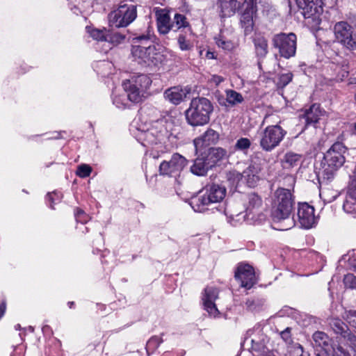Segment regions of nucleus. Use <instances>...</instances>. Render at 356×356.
Returning a JSON list of instances; mask_svg holds the SVG:
<instances>
[{
    "instance_id": "13",
    "label": "nucleus",
    "mask_w": 356,
    "mask_h": 356,
    "mask_svg": "<svg viewBox=\"0 0 356 356\" xmlns=\"http://www.w3.org/2000/svg\"><path fill=\"white\" fill-rule=\"evenodd\" d=\"M187 161L181 155L175 153L170 161H163L159 165L161 175L176 176L186 165Z\"/></svg>"
},
{
    "instance_id": "55",
    "label": "nucleus",
    "mask_w": 356,
    "mask_h": 356,
    "mask_svg": "<svg viewBox=\"0 0 356 356\" xmlns=\"http://www.w3.org/2000/svg\"><path fill=\"white\" fill-rule=\"evenodd\" d=\"M350 21L352 24L356 27V14L354 15L351 18Z\"/></svg>"
},
{
    "instance_id": "46",
    "label": "nucleus",
    "mask_w": 356,
    "mask_h": 356,
    "mask_svg": "<svg viewBox=\"0 0 356 356\" xmlns=\"http://www.w3.org/2000/svg\"><path fill=\"white\" fill-rule=\"evenodd\" d=\"M75 218L76 220L81 224L87 222L90 219L89 216L83 210L79 209H76L75 213Z\"/></svg>"
},
{
    "instance_id": "57",
    "label": "nucleus",
    "mask_w": 356,
    "mask_h": 356,
    "mask_svg": "<svg viewBox=\"0 0 356 356\" xmlns=\"http://www.w3.org/2000/svg\"><path fill=\"white\" fill-rule=\"evenodd\" d=\"M15 328L16 330H20L21 329V325L19 324H17L15 326Z\"/></svg>"
},
{
    "instance_id": "26",
    "label": "nucleus",
    "mask_w": 356,
    "mask_h": 356,
    "mask_svg": "<svg viewBox=\"0 0 356 356\" xmlns=\"http://www.w3.org/2000/svg\"><path fill=\"white\" fill-rule=\"evenodd\" d=\"M204 156L211 168H212L218 161L227 156V151L221 147H210L207 152L204 154Z\"/></svg>"
},
{
    "instance_id": "11",
    "label": "nucleus",
    "mask_w": 356,
    "mask_h": 356,
    "mask_svg": "<svg viewBox=\"0 0 356 356\" xmlns=\"http://www.w3.org/2000/svg\"><path fill=\"white\" fill-rule=\"evenodd\" d=\"M296 35L293 33H280L275 35L272 39L273 45L278 49L280 56L286 59L296 55Z\"/></svg>"
},
{
    "instance_id": "35",
    "label": "nucleus",
    "mask_w": 356,
    "mask_h": 356,
    "mask_svg": "<svg viewBox=\"0 0 356 356\" xmlns=\"http://www.w3.org/2000/svg\"><path fill=\"white\" fill-rule=\"evenodd\" d=\"M343 209L347 213L356 216V198L347 193Z\"/></svg>"
},
{
    "instance_id": "25",
    "label": "nucleus",
    "mask_w": 356,
    "mask_h": 356,
    "mask_svg": "<svg viewBox=\"0 0 356 356\" xmlns=\"http://www.w3.org/2000/svg\"><path fill=\"white\" fill-rule=\"evenodd\" d=\"M313 340L314 346L322 348L326 353H329L331 350L333 351L332 347L337 346L331 344L329 337L325 332L320 331L316 332L313 334Z\"/></svg>"
},
{
    "instance_id": "61",
    "label": "nucleus",
    "mask_w": 356,
    "mask_h": 356,
    "mask_svg": "<svg viewBox=\"0 0 356 356\" xmlns=\"http://www.w3.org/2000/svg\"><path fill=\"white\" fill-rule=\"evenodd\" d=\"M356 83V81L355 82L350 81V83Z\"/></svg>"
},
{
    "instance_id": "34",
    "label": "nucleus",
    "mask_w": 356,
    "mask_h": 356,
    "mask_svg": "<svg viewBox=\"0 0 356 356\" xmlns=\"http://www.w3.org/2000/svg\"><path fill=\"white\" fill-rule=\"evenodd\" d=\"M87 32L90 35L96 40L98 41H106L107 37L108 31L106 29H98L92 27H86Z\"/></svg>"
},
{
    "instance_id": "41",
    "label": "nucleus",
    "mask_w": 356,
    "mask_h": 356,
    "mask_svg": "<svg viewBox=\"0 0 356 356\" xmlns=\"http://www.w3.org/2000/svg\"><path fill=\"white\" fill-rule=\"evenodd\" d=\"M162 339L159 337L154 336L152 337L147 343L146 345V350L147 352L149 353V351L153 352L154 350H156L159 345L162 343Z\"/></svg>"
},
{
    "instance_id": "44",
    "label": "nucleus",
    "mask_w": 356,
    "mask_h": 356,
    "mask_svg": "<svg viewBox=\"0 0 356 356\" xmlns=\"http://www.w3.org/2000/svg\"><path fill=\"white\" fill-rule=\"evenodd\" d=\"M251 143L248 138H241L236 141L235 148L238 150L245 151L249 149Z\"/></svg>"
},
{
    "instance_id": "22",
    "label": "nucleus",
    "mask_w": 356,
    "mask_h": 356,
    "mask_svg": "<svg viewBox=\"0 0 356 356\" xmlns=\"http://www.w3.org/2000/svg\"><path fill=\"white\" fill-rule=\"evenodd\" d=\"M190 92L189 89L182 88L179 86H175L166 90L164 92V97L173 104H179L187 94Z\"/></svg>"
},
{
    "instance_id": "5",
    "label": "nucleus",
    "mask_w": 356,
    "mask_h": 356,
    "mask_svg": "<svg viewBox=\"0 0 356 356\" xmlns=\"http://www.w3.org/2000/svg\"><path fill=\"white\" fill-rule=\"evenodd\" d=\"M226 193L225 186L216 184H208L191 198L190 204L195 211L204 212L210 204L222 201Z\"/></svg>"
},
{
    "instance_id": "40",
    "label": "nucleus",
    "mask_w": 356,
    "mask_h": 356,
    "mask_svg": "<svg viewBox=\"0 0 356 356\" xmlns=\"http://www.w3.org/2000/svg\"><path fill=\"white\" fill-rule=\"evenodd\" d=\"M173 24L177 29L181 28H187L188 26V22L186 17L181 14H175L174 17Z\"/></svg>"
},
{
    "instance_id": "3",
    "label": "nucleus",
    "mask_w": 356,
    "mask_h": 356,
    "mask_svg": "<svg viewBox=\"0 0 356 356\" xmlns=\"http://www.w3.org/2000/svg\"><path fill=\"white\" fill-rule=\"evenodd\" d=\"M175 128L174 120L168 115L154 122L146 130L138 128L136 137L144 146L157 144L172 135Z\"/></svg>"
},
{
    "instance_id": "31",
    "label": "nucleus",
    "mask_w": 356,
    "mask_h": 356,
    "mask_svg": "<svg viewBox=\"0 0 356 356\" xmlns=\"http://www.w3.org/2000/svg\"><path fill=\"white\" fill-rule=\"evenodd\" d=\"M302 160V155L293 152H286L283 159H282V163L284 168H292L298 166Z\"/></svg>"
},
{
    "instance_id": "39",
    "label": "nucleus",
    "mask_w": 356,
    "mask_h": 356,
    "mask_svg": "<svg viewBox=\"0 0 356 356\" xmlns=\"http://www.w3.org/2000/svg\"><path fill=\"white\" fill-rule=\"evenodd\" d=\"M289 356H309L308 352H305L301 345L295 343L289 347Z\"/></svg>"
},
{
    "instance_id": "8",
    "label": "nucleus",
    "mask_w": 356,
    "mask_h": 356,
    "mask_svg": "<svg viewBox=\"0 0 356 356\" xmlns=\"http://www.w3.org/2000/svg\"><path fill=\"white\" fill-rule=\"evenodd\" d=\"M338 344L333 348V356H356V332L353 333L343 327L337 326L335 330Z\"/></svg>"
},
{
    "instance_id": "58",
    "label": "nucleus",
    "mask_w": 356,
    "mask_h": 356,
    "mask_svg": "<svg viewBox=\"0 0 356 356\" xmlns=\"http://www.w3.org/2000/svg\"><path fill=\"white\" fill-rule=\"evenodd\" d=\"M354 134H356V122L354 124Z\"/></svg>"
},
{
    "instance_id": "19",
    "label": "nucleus",
    "mask_w": 356,
    "mask_h": 356,
    "mask_svg": "<svg viewBox=\"0 0 356 356\" xmlns=\"http://www.w3.org/2000/svg\"><path fill=\"white\" fill-rule=\"evenodd\" d=\"M235 277L243 287L250 289L255 283V275L253 268L249 264H241L237 267Z\"/></svg>"
},
{
    "instance_id": "6",
    "label": "nucleus",
    "mask_w": 356,
    "mask_h": 356,
    "mask_svg": "<svg viewBox=\"0 0 356 356\" xmlns=\"http://www.w3.org/2000/svg\"><path fill=\"white\" fill-rule=\"evenodd\" d=\"M346 147L341 143H335L326 152L321 162V174L329 180L345 162Z\"/></svg>"
},
{
    "instance_id": "53",
    "label": "nucleus",
    "mask_w": 356,
    "mask_h": 356,
    "mask_svg": "<svg viewBox=\"0 0 356 356\" xmlns=\"http://www.w3.org/2000/svg\"><path fill=\"white\" fill-rule=\"evenodd\" d=\"M6 310V306L4 305H1L0 306V318L3 315Z\"/></svg>"
},
{
    "instance_id": "1",
    "label": "nucleus",
    "mask_w": 356,
    "mask_h": 356,
    "mask_svg": "<svg viewBox=\"0 0 356 356\" xmlns=\"http://www.w3.org/2000/svg\"><path fill=\"white\" fill-rule=\"evenodd\" d=\"M294 199L290 190L279 188L272 196V217L274 228L277 230H288L294 225L291 218Z\"/></svg>"
},
{
    "instance_id": "33",
    "label": "nucleus",
    "mask_w": 356,
    "mask_h": 356,
    "mask_svg": "<svg viewBox=\"0 0 356 356\" xmlns=\"http://www.w3.org/2000/svg\"><path fill=\"white\" fill-rule=\"evenodd\" d=\"M256 54L259 57H264L268 53V42L263 37L257 38L254 40Z\"/></svg>"
},
{
    "instance_id": "18",
    "label": "nucleus",
    "mask_w": 356,
    "mask_h": 356,
    "mask_svg": "<svg viewBox=\"0 0 356 356\" xmlns=\"http://www.w3.org/2000/svg\"><path fill=\"white\" fill-rule=\"evenodd\" d=\"M298 216L300 225L305 229L312 228L317 221L314 214V208L307 203L299 204Z\"/></svg>"
},
{
    "instance_id": "47",
    "label": "nucleus",
    "mask_w": 356,
    "mask_h": 356,
    "mask_svg": "<svg viewBox=\"0 0 356 356\" xmlns=\"http://www.w3.org/2000/svg\"><path fill=\"white\" fill-rule=\"evenodd\" d=\"M343 282L346 287L350 289L356 287V277L353 274H348L345 275Z\"/></svg>"
},
{
    "instance_id": "56",
    "label": "nucleus",
    "mask_w": 356,
    "mask_h": 356,
    "mask_svg": "<svg viewBox=\"0 0 356 356\" xmlns=\"http://www.w3.org/2000/svg\"><path fill=\"white\" fill-rule=\"evenodd\" d=\"M348 72L346 71V70H343L342 72V74H341V79L343 80L344 78L347 77L348 76Z\"/></svg>"
},
{
    "instance_id": "32",
    "label": "nucleus",
    "mask_w": 356,
    "mask_h": 356,
    "mask_svg": "<svg viewBox=\"0 0 356 356\" xmlns=\"http://www.w3.org/2000/svg\"><path fill=\"white\" fill-rule=\"evenodd\" d=\"M226 100L231 106L241 104L244 101L243 95L234 90H225Z\"/></svg>"
},
{
    "instance_id": "28",
    "label": "nucleus",
    "mask_w": 356,
    "mask_h": 356,
    "mask_svg": "<svg viewBox=\"0 0 356 356\" xmlns=\"http://www.w3.org/2000/svg\"><path fill=\"white\" fill-rule=\"evenodd\" d=\"M267 341V337L265 336H263L261 340L256 338L251 339L252 348L257 353H253L254 356H273L272 353L266 346Z\"/></svg>"
},
{
    "instance_id": "42",
    "label": "nucleus",
    "mask_w": 356,
    "mask_h": 356,
    "mask_svg": "<svg viewBox=\"0 0 356 356\" xmlns=\"http://www.w3.org/2000/svg\"><path fill=\"white\" fill-rule=\"evenodd\" d=\"M292 78L293 74L291 72H286L280 74L277 82L278 87H285L288 83H289L291 81Z\"/></svg>"
},
{
    "instance_id": "38",
    "label": "nucleus",
    "mask_w": 356,
    "mask_h": 356,
    "mask_svg": "<svg viewBox=\"0 0 356 356\" xmlns=\"http://www.w3.org/2000/svg\"><path fill=\"white\" fill-rule=\"evenodd\" d=\"M125 39V35L120 33H107L106 42L112 44L113 46L121 44Z\"/></svg>"
},
{
    "instance_id": "15",
    "label": "nucleus",
    "mask_w": 356,
    "mask_h": 356,
    "mask_svg": "<svg viewBox=\"0 0 356 356\" xmlns=\"http://www.w3.org/2000/svg\"><path fill=\"white\" fill-rule=\"evenodd\" d=\"M243 6L244 11L241 16V24L247 34L252 31L253 27V18L257 12V0H244Z\"/></svg>"
},
{
    "instance_id": "48",
    "label": "nucleus",
    "mask_w": 356,
    "mask_h": 356,
    "mask_svg": "<svg viewBox=\"0 0 356 356\" xmlns=\"http://www.w3.org/2000/svg\"><path fill=\"white\" fill-rule=\"evenodd\" d=\"M245 304L247 307L252 311H256L259 309L260 307L262 305L261 301L254 299L248 300Z\"/></svg>"
},
{
    "instance_id": "50",
    "label": "nucleus",
    "mask_w": 356,
    "mask_h": 356,
    "mask_svg": "<svg viewBox=\"0 0 356 356\" xmlns=\"http://www.w3.org/2000/svg\"><path fill=\"white\" fill-rule=\"evenodd\" d=\"M61 197V194L56 192L48 193L47 198L49 201L51 202L50 207L53 209V204H55L56 202H59Z\"/></svg>"
},
{
    "instance_id": "7",
    "label": "nucleus",
    "mask_w": 356,
    "mask_h": 356,
    "mask_svg": "<svg viewBox=\"0 0 356 356\" xmlns=\"http://www.w3.org/2000/svg\"><path fill=\"white\" fill-rule=\"evenodd\" d=\"M152 84L151 79L146 74H140L123 82L124 92L132 103L140 102L146 90Z\"/></svg>"
},
{
    "instance_id": "29",
    "label": "nucleus",
    "mask_w": 356,
    "mask_h": 356,
    "mask_svg": "<svg viewBox=\"0 0 356 356\" xmlns=\"http://www.w3.org/2000/svg\"><path fill=\"white\" fill-rule=\"evenodd\" d=\"M200 156L197 157L193 165L191 167V171L193 174L198 176H204L207 174L208 170L211 168V166L208 163L204 154H200Z\"/></svg>"
},
{
    "instance_id": "62",
    "label": "nucleus",
    "mask_w": 356,
    "mask_h": 356,
    "mask_svg": "<svg viewBox=\"0 0 356 356\" xmlns=\"http://www.w3.org/2000/svg\"><path fill=\"white\" fill-rule=\"evenodd\" d=\"M316 356H322V355H321L320 354H317Z\"/></svg>"
},
{
    "instance_id": "60",
    "label": "nucleus",
    "mask_w": 356,
    "mask_h": 356,
    "mask_svg": "<svg viewBox=\"0 0 356 356\" xmlns=\"http://www.w3.org/2000/svg\"><path fill=\"white\" fill-rule=\"evenodd\" d=\"M29 330H31V332H33V328L31 326H30L29 327Z\"/></svg>"
},
{
    "instance_id": "16",
    "label": "nucleus",
    "mask_w": 356,
    "mask_h": 356,
    "mask_svg": "<svg viewBox=\"0 0 356 356\" xmlns=\"http://www.w3.org/2000/svg\"><path fill=\"white\" fill-rule=\"evenodd\" d=\"M218 298V290L213 286H207L205 288L202 294V302L204 309L209 315L212 317H217L219 311L216 307L215 301Z\"/></svg>"
},
{
    "instance_id": "52",
    "label": "nucleus",
    "mask_w": 356,
    "mask_h": 356,
    "mask_svg": "<svg viewBox=\"0 0 356 356\" xmlns=\"http://www.w3.org/2000/svg\"><path fill=\"white\" fill-rule=\"evenodd\" d=\"M347 318L350 323H353L356 325V311L348 312L347 314Z\"/></svg>"
},
{
    "instance_id": "59",
    "label": "nucleus",
    "mask_w": 356,
    "mask_h": 356,
    "mask_svg": "<svg viewBox=\"0 0 356 356\" xmlns=\"http://www.w3.org/2000/svg\"><path fill=\"white\" fill-rule=\"evenodd\" d=\"M70 307H72V306L74 305L73 302H70L69 303Z\"/></svg>"
},
{
    "instance_id": "14",
    "label": "nucleus",
    "mask_w": 356,
    "mask_h": 356,
    "mask_svg": "<svg viewBox=\"0 0 356 356\" xmlns=\"http://www.w3.org/2000/svg\"><path fill=\"white\" fill-rule=\"evenodd\" d=\"M219 138L218 134L211 129H208L202 136L193 140L197 154H206V149L211 145L216 144Z\"/></svg>"
},
{
    "instance_id": "30",
    "label": "nucleus",
    "mask_w": 356,
    "mask_h": 356,
    "mask_svg": "<svg viewBox=\"0 0 356 356\" xmlns=\"http://www.w3.org/2000/svg\"><path fill=\"white\" fill-rule=\"evenodd\" d=\"M322 115V111L317 104H313L309 109L306 110L302 119L305 120L306 126L317 123Z\"/></svg>"
},
{
    "instance_id": "24",
    "label": "nucleus",
    "mask_w": 356,
    "mask_h": 356,
    "mask_svg": "<svg viewBox=\"0 0 356 356\" xmlns=\"http://www.w3.org/2000/svg\"><path fill=\"white\" fill-rule=\"evenodd\" d=\"M214 40L216 44L225 51H232L236 47L227 30L221 29L218 35L214 37Z\"/></svg>"
},
{
    "instance_id": "43",
    "label": "nucleus",
    "mask_w": 356,
    "mask_h": 356,
    "mask_svg": "<svg viewBox=\"0 0 356 356\" xmlns=\"http://www.w3.org/2000/svg\"><path fill=\"white\" fill-rule=\"evenodd\" d=\"M179 47L182 51H187L192 48V44L188 40L186 39V35L180 34L178 38Z\"/></svg>"
},
{
    "instance_id": "49",
    "label": "nucleus",
    "mask_w": 356,
    "mask_h": 356,
    "mask_svg": "<svg viewBox=\"0 0 356 356\" xmlns=\"http://www.w3.org/2000/svg\"><path fill=\"white\" fill-rule=\"evenodd\" d=\"M280 337L286 344H291L292 343V338L291 334V328L286 327L284 330L280 333Z\"/></svg>"
},
{
    "instance_id": "12",
    "label": "nucleus",
    "mask_w": 356,
    "mask_h": 356,
    "mask_svg": "<svg viewBox=\"0 0 356 356\" xmlns=\"http://www.w3.org/2000/svg\"><path fill=\"white\" fill-rule=\"evenodd\" d=\"M335 40L350 50L356 49V32L346 22L336 23L333 29Z\"/></svg>"
},
{
    "instance_id": "9",
    "label": "nucleus",
    "mask_w": 356,
    "mask_h": 356,
    "mask_svg": "<svg viewBox=\"0 0 356 356\" xmlns=\"http://www.w3.org/2000/svg\"><path fill=\"white\" fill-rule=\"evenodd\" d=\"M286 134V131L280 125H269L259 134L260 147L270 152L280 144Z\"/></svg>"
},
{
    "instance_id": "4",
    "label": "nucleus",
    "mask_w": 356,
    "mask_h": 356,
    "mask_svg": "<svg viewBox=\"0 0 356 356\" xmlns=\"http://www.w3.org/2000/svg\"><path fill=\"white\" fill-rule=\"evenodd\" d=\"M213 111V106L209 99L205 97L193 98L185 112L186 119L191 126H204L209 122Z\"/></svg>"
},
{
    "instance_id": "36",
    "label": "nucleus",
    "mask_w": 356,
    "mask_h": 356,
    "mask_svg": "<svg viewBox=\"0 0 356 356\" xmlns=\"http://www.w3.org/2000/svg\"><path fill=\"white\" fill-rule=\"evenodd\" d=\"M227 181L232 186L237 187L241 183H244L243 175L238 171H229L227 175Z\"/></svg>"
},
{
    "instance_id": "17",
    "label": "nucleus",
    "mask_w": 356,
    "mask_h": 356,
    "mask_svg": "<svg viewBox=\"0 0 356 356\" xmlns=\"http://www.w3.org/2000/svg\"><path fill=\"white\" fill-rule=\"evenodd\" d=\"M262 206L261 198L256 193H250L247 195L246 216L248 220L254 222L261 220L263 215L259 213Z\"/></svg>"
},
{
    "instance_id": "10",
    "label": "nucleus",
    "mask_w": 356,
    "mask_h": 356,
    "mask_svg": "<svg viewBox=\"0 0 356 356\" xmlns=\"http://www.w3.org/2000/svg\"><path fill=\"white\" fill-rule=\"evenodd\" d=\"M137 17L136 6L134 4H122L108 15L110 26L116 28L126 27Z\"/></svg>"
},
{
    "instance_id": "27",
    "label": "nucleus",
    "mask_w": 356,
    "mask_h": 356,
    "mask_svg": "<svg viewBox=\"0 0 356 356\" xmlns=\"http://www.w3.org/2000/svg\"><path fill=\"white\" fill-rule=\"evenodd\" d=\"M218 3L223 17L234 15L241 6L238 0H218Z\"/></svg>"
},
{
    "instance_id": "23",
    "label": "nucleus",
    "mask_w": 356,
    "mask_h": 356,
    "mask_svg": "<svg viewBox=\"0 0 356 356\" xmlns=\"http://www.w3.org/2000/svg\"><path fill=\"white\" fill-rule=\"evenodd\" d=\"M260 168L254 164H250L242 173L243 181L250 187H254L260 179Z\"/></svg>"
},
{
    "instance_id": "2",
    "label": "nucleus",
    "mask_w": 356,
    "mask_h": 356,
    "mask_svg": "<svg viewBox=\"0 0 356 356\" xmlns=\"http://www.w3.org/2000/svg\"><path fill=\"white\" fill-rule=\"evenodd\" d=\"M131 54L134 61L144 67L157 66L164 60L149 34L132 38Z\"/></svg>"
},
{
    "instance_id": "21",
    "label": "nucleus",
    "mask_w": 356,
    "mask_h": 356,
    "mask_svg": "<svg viewBox=\"0 0 356 356\" xmlns=\"http://www.w3.org/2000/svg\"><path fill=\"white\" fill-rule=\"evenodd\" d=\"M157 29L161 34H167L175 25L171 23L169 12L166 9L155 8Z\"/></svg>"
},
{
    "instance_id": "20",
    "label": "nucleus",
    "mask_w": 356,
    "mask_h": 356,
    "mask_svg": "<svg viewBox=\"0 0 356 356\" xmlns=\"http://www.w3.org/2000/svg\"><path fill=\"white\" fill-rule=\"evenodd\" d=\"M296 3L305 18L315 17L323 12L322 0H296Z\"/></svg>"
},
{
    "instance_id": "51",
    "label": "nucleus",
    "mask_w": 356,
    "mask_h": 356,
    "mask_svg": "<svg viewBox=\"0 0 356 356\" xmlns=\"http://www.w3.org/2000/svg\"><path fill=\"white\" fill-rule=\"evenodd\" d=\"M209 81L215 86H218L220 83L224 81V78L219 75L214 74L211 76V78L209 79Z\"/></svg>"
},
{
    "instance_id": "37",
    "label": "nucleus",
    "mask_w": 356,
    "mask_h": 356,
    "mask_svg": "<svg viewBox=\"0 0 356 356\" xmlns=\"http://www.w3.org/2000/svg\"><path fill=\"white\" fill-rule=\"evenodd\" d=\"M113 104L116 106V107L120 109H124L127 107L129 106V102H131L127 96V92L116 95L113 97Z\"/></svg>"
},
{
    "instance_id": "45",
    "label": "nucleus",
    "mask_w": 356,
    "mask_h": 356,
    "mask_svg": "<svg viewBox=\"0 0 356 356\" xmlns=\"http://www.w3.org/2000/svg\"><path fill=\"white\" fill-rule=\"evenodd\" d=\"M92 171V168L86 164H82L79 165L76 170V175L80 177H88Z\"/></svg>"
},
{
    "instance_id": "54",
    "label": "nucleus",
    "mask_w": 356,
    "mask_h": 356,
    "mask_svg": "<svg viewBox=\"0 0 356 356\" xmlns=\"http://www.w3.org/2000/svg\"><path fill=\"white\" fill-rule=\"evenodd\" d=\"M207 58L209 59H213L214 58V54L211 51H208L206 55Z\"/></svg>"
}]
</instances>
